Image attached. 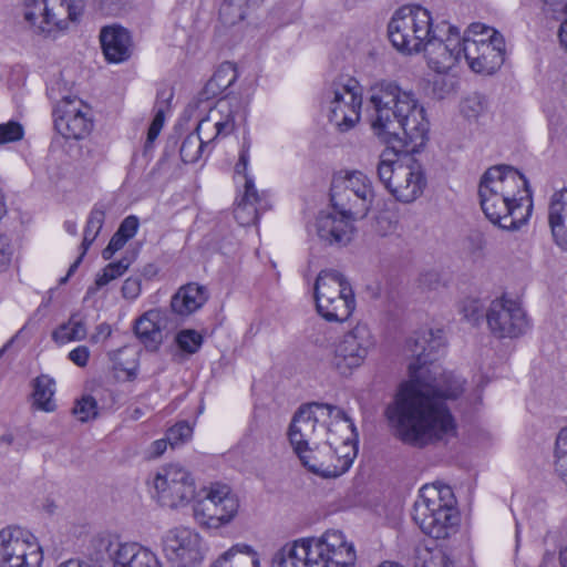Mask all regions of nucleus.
I'll use <instances>...</instances> for the list:
<instances>
[{
    "instance_id": "obj_13",
    "label": "nucleus",
    "mask_w": 567,
    "mask_h": 567,
    "mask_svg": "<svg viewBox=\"0 0 567 567\" xmlns=\"http://www.w3.org/2000/svg\"><path fill=\"white\" fill-rule=\"evenodd\" d=\"M486 321L496 338H518L530 328L526 310L520 301L503 295L491 301L486 310Z\"/></svg>"
},
{
    "instance_id": "obj_41",
    "label": "nucleus",
    "mask_w": 567,
    "mask_h": 567,
    "mask_svg": "<svg viewBox=\"0 0 567 567\" xmlns=\"http://www.w3.org/2000/svg\"><path fill=\"white\" fill-rule=\"evenodd\" d=\"M489 38L487 35H478L474 32H471V25L464 33L461 35V61L464 59L470 69L472 70V65H474L475 58L481 53L482 45H486Z\"/></svg>"
},
{
    "instance_id": "obj_52",
    "label": "nucleus",
    "mask_w": 567,
    "mask_h": 567,
    "mask_svg": "<svg viewBox=\"0 0 567 567\" xmlns=\"http://www.w3.org/2000/svg\"><path fill=\"white\" fill-rule=\"evenodd\" d=\"M250 141L246 137H244L243 146L239 153L238 162L235 166V172L238 175H244L245 182L247 181V177H250L247 173L248 164H249V150H250Z\"/></svg>"
},
{
    "instance_id": "obj_58",
    "label": "nucleus",
    "mask_w": 567,
    "mask_h": 567,
    "mask_svg": "<svg viewBox=\"0 0 567 567\" xmlns=\"http://www.w3.org/2000/svg\"><path fill=\"white\" fill-rule=\"evenodd\" d=\"M554 465L558 477L567 484V454L555 452Z\"/></svg>"
},
{
    "instance_id": "obj_44",
    "label": "nucleus",
    "mask_w": 567,
    "mask_h": 567,
    "mask_svg": "<svg viewBox=\"0 0 567 567\" xmlns=\"http://www.w3.org/2000/svg\"><path fill=\"white\" fill-rule=\"evenodd\" d=\"M131 260L128 258H122L118 261L109 264L101 275L96 276L95 285L96 288L106 286L112 280L121 277L128 269Z\"/></svg>"
},
{
    "instance_id": "obj_1",
    "label": "nucleus",
    "mask_w": 567,
    "mask_h": 567,
    "mask_svg": "<svg viewBox=\"0 0 567 567\" xmlns=\"http://www.w3.org/2000/svg\"><path fill=\"white\" fill-rule=\"evenodd\" d=\"M443 346L441 330L424 329L408 340L415 359L409 364V380L385 410L392 425H455L446 402L463 393L464 380L436 362Z\"/></svg>"
},
{
    "instance_id": "obj_46",
    "label": "nucleus",
    "mask_w": 567,
    "mask_h": 567,
    "mask_svg": "<svg viewBox=\"0 0 567 567\" xmlns=\"http://www.w3.org/2000/svg\"><path fill=\"white\" fill-rule=\"evenodd\" d=\"M485 111V101L480 94L466 96L461 103V112L468 120H476Z\"/></svg>"
},
{
    "instance_id": "obj_43",
    "label": "nucleus",
    "mask_w": 567,
    "mask_h": 567,
    "mask_svg": "<svg viewBox=\"0 0 567 567\" xmlns=\"http://www.w3.org/2000/svg\"><path fill=\"white\" fill-rule=\"evenodd\" d=\"M175 342L183 352L194 354L202 348L204 338L196 330L184 329L176 334Z\"/></svg>"
},
{
    "instance_id": "obj_40",
    "label": "nucleus",
    "mask_w": 567,
    "mask_h": 567,
    "mask_svg": "<svg viewBox=\"0 0 567 567\" xmlns=\"http://www.w3.org/2000/svg\"><path fill=\"white\" fill-rule=\"evenodd\" d=\"M451 560L446 553L435 546L419 545L414 554V567H450Z\"/></svg>"
},
{
    "instance_id": "obj_56",
    "label": "nucleus",
    "mask_w": 567,
    "mask_h": 567,
    "mask_svg": "<svg viewBox=\"0 0 567 567\" xmlns=\"http://www.w3.org/2000/svg\"><path fill=\"white\" fill-rule=\"evenodd\" d=\"M138 218L136 216H127L121 223L118 229L116 230L118 234L125 236L128 240L133 238L138 229Z\"/></svg>"
},
{
    "instance_id": "obj_22",
    "label": "nucleus",
    "mask_w": 567,
    "mask_h": 567,
    "mask_svg": "<svg viewBox=\"0 0 567 567\" xmlns=\"http://www.w3.org/2000/svg\"><path fill=\"white\" fill-rule=\"evenodd\" d=\"M447 504H455L453 491L450 486L443 484L424 485L420 489V495L414 503L412 518L415 524L424 532L425 528L433 527V517L439 508H442V499Z\"/></svg>"
},
{
    "instance_id": "obj_15",
    "label": "nucleus",
    "mask_w": 567,
    "mask_h": 567,
    "mask_svg": "<svg viewBox=\"0 0 567 567\" xmlns=\"http://www.w3.org/2000/svg\"><path fill=\"white\" fill-rule=\"evenodd\" d=\"M290 445L300 460L302 466L309 472L324 478L338 477L341 475L336 458L333 443L324 442L311 446L307 434L299 427H289L287 432Z\"/></svg>"
},
{
    "instance_id": "obj_39",
    "label": "nucleus",
    "mask_w": 567,
    "mask_h": 567,
    "mask_svg": "<svg viewBox=\"0 0 567 567\" xmlns=\"http://www.w3.org/2000/svg\"><path fill=\"white\" fill-rule=\"evenodd\" d=\"M206 134V132H199L197 126L195 132L184 138L179 150L181 158L184 163L193 164L200 158L204 147L212 143L208 142Z\"/></svg>"
},
{
    "instance_id": "obj_45",
    "label": "nucleus",
    "mask_w": 567,
    "mask_h": 567,
    "mask_svg": "<svg viewBox=\"0 0 567 567\" xmlns=\"http://www.w3.org/2000/svg\"><path fill=\"white\" fill-rule=\"evenodd\" d=\"M72 413L78 421L89 422L97 415V403L93 396L84 395L75 402Z\"/></svg>"
},
{
    "instance_id": "obj_21",
    "label": "nucleus",
    "mask_w": 567,
    "mask_h": 567,
    "mask_svg": "<svg viewBox=\"0 0 567 567\" xmlns=\"http://www.w3.org/2000/svg\"><path fill=\"white\" fill-rule=\"evenodd\" d=\"M96 543L99 550L112 560L113 567H161L156 555L137 544H122L111 535L100 536Z\"/></svg>"
},
{
    "instance_id": "obj_26",
    "label": "nucleus",
    "mask_w": 567,
    "mask_h": 567,
    "mask_svg": "<svg viewBox=\"0 0 567 567\" xmlns=\"http://www.w3.org/2000/svg\"><path fill=\"white\" fill-rule=\"evenodd\" d=\"M244 195L234 209L235 219L241 226L256 224L261 212L269 208L267 195L259 194L252 177H247Z\"/></svg>"
},
{
    "instance_id": "obj_3",
    "label": "nucleus",
    "mask_w": 567,
    "mask_h": 567,
    "mask_svg": "<svg viewBox=\"0 0 567 567\" xmlns=\"http://www.w3.org/2000/svg\"><path fill=\"white\" fill-rule=\"evenodd\" d=\"M481 207L486 218L506 230H518L533 212L532 190L525 176L508 165L488 168L478 187Z\"/></svg>"
},
{
    "instance_id": "obj_54",
    "label": "nucleus",
    "mask_w": 567,
    "mask_h": 567,
    "mask_svg": "<svg viewBox=\"0 0 567 567\" xmlns=\"http://www.w3.org/2000/svg\"><path fill=\"white\" fill-rule=\"evenodd\" d=\"M68 358L75 365L84 368L89 363L90 350L85 346H78L69 352Z\"/></svg>"
},
{
    "instance_id": "obj_5",
    "label": "nucleus",
    "mask_w": 567,
    "mask_h": 567,
    "mask_svg": "<svg viewBox=\"0 0 567 567\" xmlns=\"http://www.w3.org/2000/svg\"><path fill=\"white\" fill-rule=\"evenodd\" d=\"M384 151L377 165V174L385 189L400 203L409 204L416 200L426 185V178L421 165L410 158L400 161L398 153L404 151Z\"/></svg>"
},
{
    "instance_id": "obj_27",
    "label": "nucleus",
    "mask_w": 567,
    "mask_h": 567,
    "mask_svg": "<svg viewBox=\"0 0 567 567\" xmlns=\"http://www.w3.org/2000/svg\"><path fill=\"white\" fill-rule=\"evenodd\" d=\"M456 427H393V436L413 447L447 443L456 436Z\"/></svg>"
},
{
    "instance_id": "obj_63",
    "label": "nucleus",
    "mask_w": 567,
    "mask_h": 567,
    "mask_svg": "<svg viewBox=\"0 0 567 567\" xmlns=\"http://www.w3.org/2000/svg\"><path fill=\"white\" fill-rule=\"evenodd\" d=\"M100 334H103V336H105V337H109V336L111 334V328H110V326H109V324H105V323H102V324L97 326V328H96V333H95V334H93V336L91 337V341H92V342H97V341H99V336H100Z\"/></svg>"
},
{
    "instance_id": "obj_7",
    "label": "nucleus",
    "mask_w": 567,
    "mask_h": 567,
    "mask_svg": "<svg viewBox=\"0 0 567 567\" xmlns=\"http://www.w3.org/2000/svg\"><path fill=\"white\" fill-rule=\"evenodd\" d=\"M318 313L329 322H346L355 309V297L349 281L336 270H322L315 282Z\"/></svg>"
},
{
    "instance_id": "obj_19",
    "label": "nucleus",
    "mask_w": 567,
    "mask_h": 567,
    "mask_svg": "<svg viewBox=\"0 0 567 567\" xmlns=\"http://www.w3.org/2000/svg\"><path fill=\"white\" fill-rule=\"evenodd\" d=\"M163 550L173 567H198L203 561L202 537L186 527H176L163 538Z\"/></svg>"
},
{
    "instance_id": "obj_48",
    "label": "nucleus",
    "mask_w": 567,
    "mask_h": 567,
    "mask_svg": "<svg viewBox=\"0 0 567 567\" xmlns=\"http://www.w3.org/2000/svg\"><path fill=\"white\" fill-rule=\"evenodd\" d=\"M0 447L14 446L19 449L27 444L22 427H0Z\"/></svg>"
},
{
    "instance_id": "obj_60",
    "label": "nucleus",
    "mask_w": 567,
    "mask_h": 567,
    "mask_svg": "<svg viewBox=\"0 0 567 567\" xmlns=\"http://www.w3.org/2000/svg\"><path fill=\"white\" fill-rule=\"evenodd\" d=\"M442 82V87L439 89L440 81L434 82V92L439 97H444L445 94L450 93L453 90V82H445L444 80Z\"/></svg>"
},
{
    "instance_id": "obj_47",
    "label": "nucleus",
    "mask_w": 567,
    "mask_h": 567,
    "mask_svg": "<svg viewBox=\"0 0 567 567\" xmlns=\"http://www.w3.org/2000/svg\"><path fill=\"white\" fill-rule=\"evenodd\" d=\"M24 137V127L17 121L0 124V145L19 142Z\"/></svg>"
},
{
    "instance_id": "obj_29",
    "label": "nucleus",
    "mask_w": 567,
    "mask_h": 567,
    "mask_svg": "<svg viewBox=\"0 0 567 567\" xmlns=\"http://www.w3.org/2000/svg\"><path fill=\"white\" fill-rule=\"evenodd\" d=\"M101 45L107 61L121 63L131 56V38L121 27H105L102 29Z\"/></svg>"
},
{
    "instance_id": "obj_10",
    "label": "nucleus",
    "mask_w": 567,
    "mask_h": 567,
    "mask_svg": "<svg viewBox=\"0 0 567 567\" xmlns=\"http://www.w3.org/2000/svg\"><path fill=\"white\" fill-rule=\"evenodd\" d=\"M84 0H24V19L33 32L44 37L65 30L83 13Z\"/></svg>"
},
{
    "instance_id": "obj_17",
    "label": "nucleus",
    "mask_w": 567,
    "mask_h": 567,
    "mask_svg": "<svg viewBox=\"0 0 567 567\" xmlns=\"http://www.w3.org/2000/svg\"><path fill=\"white\" fill-rule=\"evenodd\" d=\"M374 344L370 328L359 322L336 346L332 363L340 373L346 374L364 362Z\"/></svg>"
},
{
    "instance_id": "obj_37",
    "label": "nucleus",
    "mask_w": 567,
    "mask_h": 567,
    "mask_svg": "<svg viewBox=\"0 0 567 567\" xmlns=\"http://www.w3.org/2000/svg\"><path fill=\"white\" fill-rule=\"evenodd\" d=\"M86 334L87 329L84 320L79 315H72L66 322L53 330L52 339L59 344H65L84 340Z\"/></svg>"
},
{
    "instance_id": "obj_2",
    "label": "nucleus",
    "mask_w": 567,
    "mask_h": 567,
    "mask_svg": "<svg viewBox=\"0 0 567 567\" xmlns=\"http://www.w3.org/2000/svg\"><path fill=\"white\" fill-rule=\"evenodd\" d=\"M367 111L373 132L392 150L415 152L426 140L429 121L413 92L393 81H380L369 90Z\"/></svg>"
},
{
    "instance_id": "obj_55",
    "label": "nucleus",
    "mask_w": 567,
    "mask_h": 567,
    "mask_svg": "<svg viewBox=\"0 0 567 567\" xmlns=\"http://www.w3.org/2000/svg\"><path fill=\"white\" fill-rule=\"evenodd\" d=\"M12 247L7 236L0 235V270H4L11 262Z\"/></svg>"
},
{
    "instance_id": "obj_28",
    "label": "nucleus",
    "mask_w": 567,
    "mask_h": 567,
    "mask_svg": "<svg viewBox=\"0 0 567 567\" xmlns=\"http://www.w3.org/2000/svg\"><path fill=\"white\" fill-rule=\"evenodd\" d=\"M166 321L167 315L164 310L151 309L136 320L135 334L146 348L157 349L163 341Z\"/></svg>"
},
{
    "instance_id": "obj_11",
    "label": "nucleus",
    "mask_w": 567,
    "mask_h": 567,
    "mask_svg": "<svg viewBox=\"0 0 567 567\" xmlns=\"http://www.w3.org/2000/svg\"><path fill=\"white\" fill-rule=\"evenodd\" d=\"M329 121L340 132H347L360 120L362 91L357 80L334 81L324 92Z\"/></svg>"
},
{
    "instance_id": "obj_62",
    "label": "nucleus",
    "mask_w": 567,
    "mask_h": 567,
    "mask_svg": "<svg viewBox=\"0 0 567 567\" xmlns=\"http://www.w3.org/2000/svg\"><path fill=\"white\" fill-rule=\"evenodd\" d=\"M127 238H125V236L118 234L117 231L112 236L111 240H110V245L116 250L118 251L120 249H122L124 247V245L127 243Z\"/></svg>"
},
{
    "instance_id": "obj_64",
    "label": "nucleus",
    "mask_w": 567,
    "mask_h": 567,
    "mask_svg": "<svg viewBox=\"0 0 567 567\" xmlns=\"http://www.w3.org/2000/svg\"><path fill=\"white\" fill-rule=\"evenodd\" d=\"M558 37L560 40V43L564 45V48L567 51V19L564 20L560 24Z\"/></svg>"
},
{
    "instance_id": "obj_35",
    "label": "nucleus",
    "mask_w": 567,
    "mask_h": 567,
    "mask_svg": "<svg viewBox=\"0 0 567 567\" xmlns=\"http://www.w3.org/2000/svg\"><path fill=\"white\" fill-rule=\"evenodd\" d=\"M332 443L342 475L351 467L358 455L359 434L357 433V427H347V433L342 436V441Z\"/></svg>"
},
{
    "instance_id": "obj_53",
    "label": "nucleus",
    "mask_w": 567,
    "mask_h": 567,
    "mask_svg": "<svg viewBox=\"0 0 567 567\" xmlns=\"http://www.w3.org/2000/svg\"><path fill=\"white\" fill-rule=\"evenodd\" d=\"M142 290V280L140 277H128L122 286V296L127 300H135Z\"/></svg>"
},
{
    "instance_id": "obj_4",
    "label": "nucleus",
    "mask_w": 567,
    "mask_h": 567,
    "mask_svg": "<svg viewBox=\"0 0 567 567\" xmlns=\"http://www.w3.org/2000/svg\"><path fill=\"white\" fill-rule=\"evenodd\" d=\"M354 546L340 530L319 537H302L284 545L271 559V567H353Z\"/></svg>"
},
{
    "instance_id": "obj_20",
    "label": "nucleus",
    "mask_w": 567,
    "mask_h": 567,
    "mask_svg": "<svg viewBox=\"0 0 567 567\" xmlns=\"http://www.w3.org/2000/svg\"><path fill=\"white\" fill-rule=\"evenodd\" d=\"M54 127L65 138L81 140L93 127L91 109L78 97H63L53 110Z\"/></svg>"
},
{
    "instance_id": "obj_14",
    "label": "nucleus",
    "mask_w": 567,
    "mask_h": 567,
    "mask_svg": "<svg viewBox=\"0 0 567 567\" xmlns=\"http://www.w3.org/2000/svg\"><path fill=\"white\" fill-rule=\"evenodd\" d=\"M43 554L35 537L20 527L0 530V565L2 567H41Z\"/></svg>"
},
{
    "instance_id": "obj_38",
    "label": "nucleus",
    "mask_w": 567,
    "mask_h": 567,
    "mask_svg": "<svg viewBox=\"0 0 567 567\" xmlns=\"http://www.w3.org/2000/svg\"><path fill=\"white\" fill-rule=\"evenodd\" d=\"M55 382L49 375L42 374L34 380L33 400L34 405L44 411L52 412L55 410L53 395L55 392Z\"/></svg>"
},
{
    "instance_id": "obj_24",
    "label": "nucleus",
    "mask_w": 567,
    "mask_h": 567,
    "mask_svg": "<svg viewBox=\"0 0 567 567\" xmlns=\"http://www.w3.org/2000/svg\"><path fill=\"white\" fill-rule=\"evenodd\" d=\"M312 423L321 425H333L350 423L352 419L341 408L320 402H308L301 404L295 412L289 425Z\"/></svg>"
},
{
    "instance_id": "obj_50",
    "label": "nucleus",
    "mask_w": 567,
    "mask_h": 567,
    "mask_svg": "<svg viewBox=\"0 0 567 567\" xmlns=\"http://www.w3.org/2000/svg\"><path fill=\"white\" fill-rule=\"evenodd\" d=\"M172 96H173V94L172 93L167 94L166 91L157 92V102L155 105L156 113H155V116H154L148 128H151L154 132H157L158 134L161 133L163 125H164V121H165V105L164 104H167L169 102V100L172 99Z\"/></svg>"
},
{
    "instance_id": "obj_42",
    "label": "nucleus",
    "mask_w": 567,
    "mask_h": 567,
    "mask_svg": "<svg viewBox=\"0 0 567 567\" xmlns=\"http://www.w3.org/2000/svg\"><path fill=\"white\" fill-rule=\"evenodd\" d=\"M105 212L101 207L94 206L91 210L86 226L84 228V236L81 244L83 254H86L95 238L97 237L103 224H104Z\"/></svg>"
},
{
    "instance_id": "obj_51",
    "label": "nucleus",
    "mask_w": 567,
    "mask_h": 567,
    "mask_svg": "<svg viewBox=\"0 0 567 567\" xmlns=\"http://www.w3.org/2000/svg\"><path fill=\"white\" fill-rule=\"evenodd\" d=\"M461 313L472 322L477 323L483 315V303L478 298H466L461 303Z\"/></svg>"
},
{
    "instance_id": "obj_25",
    "label": "nucleus",
    "mask_w": 567,
    "mask_h": 567,
    "mask_svg": "<svg viewBox=\"0 0 567 567\" xmlns=\"http://www.w3.org/2000/svg\"><path fill=\"white\" fill-rule=\"evenodd\" d=\"M336 212H321L316 220L319 238L329 245H347L351 240L352 221L357 218Z\"/></svg>"
},
{
    "instance_id": "obj_31",
    "label": "nucleus",
    "mask_w": 567,
    "mask_h": 567,
    "mask_svg": "<svg viewBox=\"0 0 567 567\" xmlns=\"http://www.w3.org/2000/svg\"><path fill=\"white\" fill-rule=\"evenodd\" d=\"M208 299L207 289L198 284H187L181 287L171 300L173 312L186 317L200 309Z\"/></svg>"
},
{
    "instance_id": "obj_49",
    "label": "nucleus",
    "mask_w": 567,
    "mask_h": 567,
    "mask_svg": "<svg viewBox=\"0 0 567 567\" xmlns=\"http://www.w3.org/2000/svg\"><path fill=\"white\" fill-rule=\"evenodd\" d=\"M165 439L172 450L189 442L193 437V427H167Z\"/></svg>"
},
{
    "instance_id": "obj_61",
    "label": "nucleus",
    "mask_w": 567,
    "mask_h": 567,
    "mask_svg": "<svg viewBox=\"0 0 567 567\" xmlns=\"http://www.w3.org/2000/svg\"><path fill=\"white\" fill-rule=\"evenodd\" d=\"M55 567H93V566L85 560L71 558V559H68L65 561L58 564Z\"/></svg>"
},
{
    "instance_id": "obj_30",
    "label": "nucleus",
    "mask_w": 567,
    "mask_h": 567,
    "mask_svg": "<svg viewBox=\"0 0 567 567\" xmlns=\"http://www.w3.org/2000/svg\"><path fill=\"white\" fill-rule=\"evenodd\" d=\"M548 223L555 243L567 250V187L554 193L551 196Z\"/></svg>"
},
{
    "instance_id": "obj_33",
    "label": "nucleus",
    "mask_w": 567,
    "mask_h": 567,
    "mask_svg": "<svg viewBox=\"0 0 567 567\" xmlns=\"http://www.w3.org/2000/svg\"><path fill=\"white\" fill-rule=\"evenodd\" d=\"M258 554L248 545L237 544L214 561L212 567H259Z\"/></svg>"
},
{
    "instance_id": "obj_8",
    "label": "nucleus",
    "mask_w": 567,
    "mask_h": 567,
    "mask_svg": "<svg viewBox=\"0 0 567 567\" xmlns=\"http://www.w3.org/2000/svg\"><path fill=\"white\" fill-rule=\"evenodd\" d=\"M375 198L372 181L361 171H346L333 175L330 199L334 209L352 218H364Z\"/></svg>"
},
{
    "instance_id": "obj_57",
    "label": "nucleus",
    "mask_w": 567,
    "mask_h": 567,
    "mask_svg": "<svg viewBox=\"0 0 567 567\" xmlns=\"http://www.w3.org/2000/svg\"><path fill=\"white\" fill-rule=\"evenodd\" d=\"M168 443L164 437L155 440L150 444V446L145 451V457L148 460H156L161 457L167 450Z\"/></svg>"
},
{
    "instance_id": "obj_23",
    "label": "nucleus",
    "mask_w": 567,
    "mask_h": 567,
    "mask_svg": "<svg viewBox=\"0 0 567 567\" xmlns=\"http://www.w3.org/2000/svg\"><path fill=\"white\" fill-rule=\"evenodd\" d=\"M471 32L489 38L486 45H482L478 56L475 58L472 71L480 74L495 73L505 60V40L503 35L482 23H472Z\"/></svg>"
},
{
    "instance_id": "obj_16",
    "label": "nucleus",
    "mask_w": 567,
    "mask_h": 567,
    "mask_svg": "<svg viewBox=\"0 0 567 567\" xmlns=\"http://www.w3.org/2000/svg\"><path fill=\"white\" fill-rule=\"evenodd\" d=\"M461 32L450 23L434 28L423 51L430 69L436 73H447L461 62Z\"/></svg>"
},
{
    "instance_id": "obj_32",
    "label": "nucleus",
    "mask_w": 567,
    "mask_h": 567,
    "mask_svg": "<svg viewBox=\"0 0 567 567\" xmlns=\"http://www.w3.org/2000/svg\"><path fill=\"white\" fill-rule=\"evenodd\" d=\"M454 505L455 504H447V501L442 499V508H439L433 517L432 529L430 526L425 528L423 533L435 539L449 537L451 530H453L458 523V513Z\"/></svg>"
},
{
    "instance_id": "obj_6",
    "label": "nucleus",
    "mask_w": 567,
    "mask_h": 567,
    "mask_svg": "<svg viewBox=\"0 0 567 567\" xmlns=\"http://www.w3.org/2000/svg\"><path fill=\"white\" fill-rule=\"evenodd\" d=\"M433 33L431 13L420 6H404L398 9L388 25L392 45L405 54L423 51Z\"/></svg>"
},
{
    "instance_id": "obj_36",
    "label": "nucleus",
    "mask_w": 567,
    "mask_h": 567,
    "mask_svg": "<svg viewBox=\"0 0 567 567\" xmlns=\"http://www.w3.org/2000/svg\"><path fill=\"white\" fill-rule=\"evenodd\" d=\"M237 78L238 71L236 65L231 62H224L218 66L214 75L207 82L205 92L212 96H217L219 94L228 96L226 91L236 82Z\"/></svg>"
},
{
    "instance_id": "obj_59",
    "label": "nucleus",
    "mask_w": 567,
    "mask_h": 567,
    "mask_svg": "<svg viewBox=\"0 0 567 567\" xmlns=\"http://www.w3.org/2000/svg\"><path fill=\"white\" fill-rule=\"evenodd\" d=\"M556 453L567 454V427H561L556 439Z\"/></svg>"
},
{
    "instance_id": "obj_12",
    "label": "nucleus",
    "mask_w": 567,
    "mask_h": 567,
    "mask_svg": "<svg viewBox=\"0 0 567 567\" xmlns=\"http://www.w3.org/2000/svg\"><path fill=\"white\" fill-rule=\"evenodd\" d=\"M204 497L194 505L196 522L207 528H219L229 524L239 509V498L230 486L212 483L202 489Z\"/></svg>"
},
{
    "instance_id": "obj_9",
    "label": "nucleus",
    "mask_w": 567,
    "mask_h": 567,
    "mask_svg": "<svg viewBox=\"0 0 567 567\" xmlns=\"http://www.w3.org/2000/svg\"><path fill=\"white\" fill-rule=\"evenodd\" d=\"M152 497L162 507L178 509L196 497V481L193 473L179 463L159 466L151 480Z\"/></svg>"
},
{
    "instance_id": "obj_34",
    "label": "nucleus",
    "mask_w": 567,
    "mask_h": 567,
    "mask_svg": "<svg viewBox=\"0 0 567 567\" xmlns=\"http://www.w3.org/2000/svg\"><path fill=\"white\" fill-rule=\"evenodd\" d=\"M332 443L342 475L351 467L358 455L359 434L357 433V427H347V433L342 436V441Z\"/></svg>"
},
{
    "instance_id": "obj_18",
    "label": "nucleus",
    "mask_w": 567,
    "mask_h": 567,
    "mask_svg": "<svg viewBox=\"0 0 567 567\" xmlns=\"http://www.w3.org/2000/svg\"><path fill=\"white\" fill-rule=\"evenodd\" d=\"M247 113V107L236 97L225 96L199 121L198 131L209 132L206 134L208 142L225 138L235 131L238 121L246 122Z\"/></svg>"
}]
</instances>
